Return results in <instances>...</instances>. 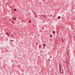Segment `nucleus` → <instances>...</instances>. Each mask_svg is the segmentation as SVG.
<instances>
[{
    "label": "nucleus",
    "instance_id": "obj_1",
    "mask_svg": "<svg viewBox=\"0 0 75 75\" xmlns=\"http://www.w3.org/2000/svg\"><path fill=\"white\" fill-rule=\"evenodd\" d=\"M58 18V19H59L61 18V16H58V18Z\"/></svg>",
    "mask_w": 75,
    "mask_h": 75
},
{
    "label": "nucleus",
    "instance_id": "obj_2",
    "mask_svg": "<svg viewBox=\"0 0 75 75\" xmlns=\"http://www.w3.org/2000/svg\"><path fill=\"white\" fill-rule=\"evenodd\" d=\"M53 33H54V34H55V31H53Z\"/></svg>",
    "mask_w": 75,
    "mask_h": 75
},
{
    "label": "nucleus",
    "instance_id": "obj_3",
    "mask_svg": "<svg viewBox=\"0 0 75 75\" xmlns=\"http://www.w3.org/2000/svg\"><path fill=\"white\" fill-rule=\"evenodd\" d=\"M6 34H7V35H8V33H6Z\"/></svg>",
    "mask_w": 75,
    "mask_h": 75
},
{
    "label": "nucleus",
    "instance_id": "obj_4",
    "mask_svg": "<svg viewBox=\"0 0 75 75\" xmlns=\"http://www.w3.org/2000/svg\"><path fill=\"white\" fill-rule=\"evenodd\" d=\"M50 37H52V36L51 35H50Z\"/></svg>",
    "mask_w": 75,
    "mask_h": 75
},
{
    "label": "nucleus",
    "instance_id": "obj_5",
    "mask_svg": "<svg viewBox=\"0 0 75 75\" xmlns=\"http://www.w3.org/2000/svg\"><path fill=\"white\" fill-rule=\"evenodd\" d=\"M29 23H31V21H29Z\"/></svg>",
    "mask_w": 75,
    "mask_h": 75
},
{
    "label": "nucleus",
    "instance_id": "obj_6",
    "mask_svg": "<svg viewBox=\"0 0 75 75\" xmlns=\"http://www.w3.org/2000/svg\"><path fill=\"white\" fill-rule=\"evenodd\" d=\"M39 48H41V45H40L39 46Z\"/></svg>",
    "mask_w": 75,
    "mask_h": 75
},
{
    "label": "nucleus",
    "instance_id": "obj_7",
    "mask_svg": "<svg viewBox=\"0 0 75 75\" xmlns=\"http://www.w3.org/2000/svg\"><path fill=\"white\" fill-rule=\"evenodd\" d=\"M16 9H14V11H16Z\"/></svg>",
    "mask_w": 75,
    "mask_h": 75
},
{
    "label": "nucleus",
    "instance_id": "obj_8",
    "mask_svg": "<svg viewBox=\"0 0 75 75\" xmlns=\"http://www.w3.org/2000/svg\"><path fill=\"white\" fill-rule=\"evenodd\" d=\"M16 20V18H15V19H14V20Z\"/></svg>",
    "mask_w": 75,
    "mask_h": 75
},
{
    "label": "nucleus",
    "instance_id": "obj_9",
    "mask_svg": "<svg viewBox=\"0 0 75 75\" xmlns=\"http://www.w3.org/2000/svg\"><path fill=\"white\" fill-rule=\"evenodd\" d=\"M46 45H45V44H44L43 46H45Z\"/></svg>",
    "mask_w": 75,
    "mask_h": 75
},
{
    "label": "nucleus",
    "instance_id": "obj_10",
    "mask_svg": "<svg viewBox=\"0 0 75 75\" xmlns=\"http://www.w3.org/2000/svg\"><path fill=\"white\" fill-rule=\"evenodd\" d=\"M12 19H13V20H14V18H12Z\"/></svg>",
    "mask_w": 75,
    "mask_h": 75
},
{
    "label": "nucleus",
    "instance_id": "obj_11",
    "mask_svg": "<svg viewBox=\"0 0 75 75\" xmlns=\"http://www.w3.org/2000/svg\"><path fill=\"white\" fill-rule=\"evenodd\" d=\"M36 44H37V45H38V43H36Z\"/></svg>",
    "mask_w": 75,
    "mask_h": 75
},
{
    "label": "nucleus",
    "instance_id": "obj_12",
    "mask_svg": "<svg viewBox=\"0 0 75 75\" xmlns=\"http://www.w3.org/2000/svg\"><path fill=\"white\" fill-rule=\"evenodd\" d=\"M50 17H51V15H50Z\"/></svg>",
    "mask_w": 75,
    "mask_h": 75
}]
</instances>
